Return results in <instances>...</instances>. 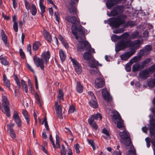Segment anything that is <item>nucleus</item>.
<instances>
[{"label": "nucleus", "instance_id": "20e7f679", "mask_svg": "<svg viewBox=\"0 0 155 155\" xmlns=\"http://www.w3.org/2000/svg\"><path fill=\"white\" fill-rule=\"evenodd\" d=\"M115 124H117V127L121 130L125 129V126L124 123V121L118 112L113 115L112 118Z\"/></svg>", "mask_w": 155, "mask_h": 155}, {"label": "nucleus", "instance_id": "a211bd4d", "mask_svg": "<svg viewBox=\"0 0 155 155\" xmlns=\"http://www.w3.org/2000/svg\"><path fill=\"white\" fill-rule=\"evenodd\" d=\"M51 54L50 52L48 51L47 52L44 51L41 55V58L46 64H47L48 61L50 57Z\"/></svg>", "mask_w": 155, "mask_h": 155}, {"label": "nucleus", "instance_id": "338daca9", "mask_svg": "<svg viewBox=\"0 0 155 155\" xmlns=\"http://www.w3.org/2000/svg\"><path fill=\"white\" fill-rule=\"evenodd\" d=\"M14 29L15 32L18 31V25L17 22H15L14 23L13 25Z\"/></svg>", "mask_w": 155, "mask_h": 155}, {"label": "nucleus", "instance_id": "423d86ee", "mask_svg": "<svg viewBox=\"0 0 155 155\" xmlns=\"http://www.w3.org/2000/svg\"><path fill=\"white\" fill-rule=\"evenodd\" d=\"M124 12V7L123 6L117 5L111 11L109 14H107L109 17L116 16L119 14H121Z\"/></svg>", "mask_w": 155, "mask_h": 155}, {"label": "nucleus", "instance_id": "ea45409f", "mask_svg": "<svg viewBox=\"0 0 155 155\" xmlns=\"http://www.w3.org/2000/svg\"><path fill=\"white\" fill-rule=\"evenodd\" d=\"M64 94L63 91L61 90H59L58 96L57 100L59 101L61 100H63Z\"/></svg>", "mask_w": 155, "mask_h": 155}, {"label": "nucleus", "instance_id": "69168bd1", "mask_svg": "<svg viewBox=\"0 0 155 155\" xmlns=\"http://www.w3.org/2000/svg\"><path fill=\"white\" fill-rule=\"evenodd\" d=\"M129 54L130 56L131 57L136 52V51L135 49L132 48L129 51L127 52Z\"/></svg>", "mask_w": 155, "mask_h": 155}, {"label": "nucleus", "instance_id": "a878e982", "mask_svg": "<svg viewBox=\"0 0 155 155\" xmlns=\"http://www.w3.org/2000/svg\"><path fill=\"white\" fill-rule=\"evenodd\" d=\"M89 104L91 107L94 108H96L98 107L97 100L96 98H95V99H91L89 101Z\"/></svg>", "mask_w": 155, "mask_h": 155}, {"label": "nucleus", "instance_id": "9b49d317", "mask_svg": "<svg viewBox=\"0 0 155 155\" xmlns=\"http://www.w3.org/2000/svg\"><path fill=\"white\" fill-rule=\"evenodd\" d=\"M71 1L69 5V12L71 15H77V10L75 5L76 3L78 1V0H71Z\"/></svg>", "mask_w": 155, "mask_h": 155}, {"label": "nucleus", "instance_id": "6e6552de", "mask_svg": "<svg viewBox=\"0 0 155 155\" xmlns=\"http://www.w3.org/2000/svg\"><path fill=\"white\" fill-rule=\"evenodd\" d=\"M25 8L28 11L30 10V12L32 15L35 16L36 15L37 12V9L36 6L34 4H32L31 5L30 3L27 0H24Z\"/></svg>", "mask_w": 155, "mask_h": 155}, {"label": "nucleus", "instance_id": "4468645a", "mask_svg": "<svg viewBox=\"0 0 155 155\" xmlns=\"http://www.w3.org/2000/svg\"><path fill=\"white\" fill-rule=\"evenodd\" d=\"M101 115L98 113L96 114L90 116L88 119V123L89 124H91L93 122H95L94 120H101L102 119Z\"/></svg>", "mask_w": 155, "mask_h": 155}, {"label": "nucleus", "instance_id": "2eb2a0df", "mask_svg": "<svg viewBox=\"0 0 155 155\" xmlns=\"http://www.w3.org/2000/svg\"><path fill=\"white\" fill-rule=\"evenodd\" d=\"M12 117L18 127H21L22 126L21 121L17 112L14 111Z\"/></svg>", "mask_w": 155, "mask_h": 155}, {"label": "nucleus", "instance_id": "2f4dec72", "mask_svg": "<svg viewBox=\"0 0 155 155\" xmlns=\"http://www.w3.org/2000/svg\"><path fill=\"white\" fill-rule=\"evenodd\" d=\"M59 54L61 60L62 62H63L66 58V55L64 51L61 49L59 51Z\"/></svg>", "mask_w": 155, "mask_h": 155}, {"label": "nucleus", "instance_id": "6ab92c4d", "mask_svg": "<svg viewBox=\"0 0 155 155\" xmlns=\"http://www.w3.org/2000/svg\"><path fill=\"white\" fill-rule=\"evenodd\" d=\"M104 80L102 78H98L95 79V86L96 88H101L104 86Z\"/></svg>", "mask_w": 155, "mask_h": 155}, {"label": "nucleus", "instance_id": "09e8293b", "mask_svg": "<svg viewBox=\"0 0 155 155\" xmlns=\"http://www.w3.org/2000/svg\"><path fill=\"white\" fill-rule=\"evenodd\" d=\"M135 23L134 21H129L126 23V26H130L132 27L135 25Z\"/></svg>", "mask_w": 155, "mask_h": 155}, {"label": "nucleus", "instance_id": "7ed1b4c3", "mask_svg": "<svg viewBox=\"0 0 155 155\" xmlns=\"http://www.w3.org/2000/svg\"><path fill=\"white\" fill-rule=\"evenodd\" d=\"M123 130L124 131L123 132L119 133V135L121 137L120 141L126 146H129L131 143L129 133L126 128Z\"/></svg>", "mask_w": 155, "mask_h": 155}, {"label": "nucleus", "instance_id": "7c9ffc66", "mask_svg": "<svg viewBox=\"0 0 155 155\" xmlns=\"http://www.w3.org/2000/svg\"><path fill=\"white\" fill-rule=\"evenodd\" d=\"M44 37L45 39L49 42L51 43L52 41V38L51 35L48 31L45 32L44 34Z\"/></svg>", "mask_w": 155, "mask_h": 155}, {"label": "nucleus", "instance_id": "f257e3e1", "mask_svg": "<svg viewBox=\"0 0 155 155\" xmlns=\"http://www.w3.org/2000/svg\"><path fill=\"white\" fill-rule=\"evenodd\" d=\"M65 19L68 22L72 24L71 26L72 32L76 39L78 40L79 38L82 39L84 36L85 30L81 25H79L78 27L76 25L80 23L78 17L67 15L65 16Z\"/></svg>", "mask_w": 155, "mask_h": 155}, {"label": "nucleus", "instance_id": "e2e57ef3", "mask_svg": "<svg viewBox=\"0 0 155 155\" xmlns=\"http://www.w3.org/2000/svg\"><path fill=\"white\" fill-rule=\"evenodd\" d=\"M19 52L21 58L23 59L25 58V55L22 49L21 48L19 49Z\"/></svg>", "mask_w": 155, "mask_h": 155}, {"label": "nucleus", "instance_id": "bb28decb", "mask_svg": "<svg viewBox=\"0 0 155 155\" xmlns=\"http://www.w3.org/2000/svg\"><path fill=\"white\" fill-rule=\"evenodd\" d=\"M76 90L78 93H81L83 90V86L79 82H77L76 85Z\"/></svg>", "mask_w": 155, "mask_h": 155}, {"label": "nucleus", "instance_id": "3c124183", "mask_svg": "<svg viewBox=\"0 0 155 155\" xmlns=\"http://www.w3.org/2000/svg\"><path fill=\"white\" fill-rule=\"evenodd\" d=\"M56 144L57 145L56 147V146L55 148H60L61 147V146L59 142V136L56 134Z\"/></svg>", "mask_w": 155, "mask_h": 155}, {"label": "nucleus", "instance_id": "412c9836", "mask_svg": "<svg viewBox=\"0 0 155 155\" xmlns=\"http://www.w3.org/2000/svg\"><path fill=\"white\" fill-rule=\"evenodd\" d=\"M151 137H153L151 140V143H152V141H155V123H150V127L149 129Z\"/></svg>", "mask_w": 155, "mask_h": 155}, {"label": "nucleus", "instance_id": "c03bdc74", "mask_svg": "<svg viewBox=\"0 0 155 155\" xmlns=\"http://www.w3.org/2000/svg\"><path fill=\"white\" fill-rule=\"evenodd\" d=\"M129 36V34L127 32H125L123 34L121 35L120 36V38H121L123 39L122 40H127Z\"/></svg>", "mask_w": 155, "mask_h": 155}, {"label": "nucleus", "instance_id": "4be33fe9", "mask_svg": "<svg viewBox=\"0 0 155 155\" xmlns=\"http://www.w3.org/2000/svg\"><path fill=\"white\" fill-rule=\"evenodd\" d=\"M55 109L58 115V117L60 119L62 118V106L60 105H58V103L57 102H55Z\"/></svg>", "mask_w": 155, "mask_h": 155}, {"label": "nucleus", "instance_id": "37998d69", "mask_svg": "<svg viewBox=\"0 0 155 155\" xmlns=\"http://www.w3.org/2000/svg\"><path fill=\"white\" fill-rule=\"evenodd\" d=\"M39 6L41 10V14L42 17H44V13L45 12V7L43 4H39Z\"/></svg>", "mask_w": 155, "mask_h": 155}, {"label": "nucleus", "instance_id": "f3484780", "mask_svg": "<svg viewBox=\"0 0 155 155\" xmlns=\"http://www.w3.org/2000/svg\"><path fill=\"white\" fill-rule=\"evenodd\" d=\"M151 50V46L149 45H147L143 48L140 50V55L141 56L147 55L149 54Z\"/></svg>", "mask_w": 155, "mask_h": 155}, {"label": "nucleus", "instance_id": "6e6d98bb", "mask_svg": "<svg viewBox=\"0 0 155 155\" xmlns=\"http://www.w3.org/2000/svg\"><path fill=\"white\" fill-rule=\"evenodd\" d=\"M1 63L4 65H7L8 64V62L7 60L6 57H5L4 59H2V60L1 61Z\"/></svg>", "mask_w": 155, "mask_h": 155}, {"label": "nucleus", "instance_id": "de8ad7c7", "mask_svg": "<svg viewBox=\"0 0 155 155\" xmlns=\"http://www.w3.org/2000/svg\"><path fill=\"white\" fill-rule=\"evenodd\" d=\"M120 39V36L115 35H113L111 37V40L113 42H116Z\"/></svg>", "mask_w": 155, "mask_h": 155}, {"label": "nucleus", "instance_id": "cd10ccee", "mask_svg": "<svg viewBox=\"0 0 155 155\" xmlns=\"http://www.w3.org/2000/svg\"><path fill=\"white\" fill-rule=\"evenodd\" d=\"M130 57L127 52H125L120 56L121 60L125 61L127 60Z\"/></svg>", "mask_w": 155, "mask_h": 155}, {"label": "nucleus", "instance_id": "4c0bfd02", "mask_svg": "<svg viewBox=\"0 0 155 155\" xmlns=\"http://www.w3.org/2000/svg\"><path fill=\"white\" fill-rule=\"evenodd\" d=\"M2 102L3 106H8L9 102L7 97L5 96L2 97Z\"/></svg>", "mask_w": 155, "mask_h": 155}, {"label": "nucleus", "instance_id": "0eeeda50", "mask_svg": "<svg viewBox=\"0 0 155 155\" xmlns=\"http://www.w3.org/2000/svg\"><path fill=\"white\" fill-rule=\"evenodd\" d=\"M129 46V40H120L117 44L116 51L118 52Z\"/></svg>", "mask_w": 155, "mask_h": 155}, {"label": "nucleus", "instance_id": "473e14b6", "mask_svg": "<svg viewBox=\"0 0 155 155\" xmlns=\"http://www.w3.org/2000/svg\"><path fill=\"white\" fill-rule=\"evenodd\" d=\"M28 86L30 92L32 94H34L35 93V89L33 87V85L31 82L30 79L28 80Z\"/></svg>", "mask_w": 155, "mask_h": 155}, {"label": "nucleus", "instance_id": "b1692460", "mask_svg": "<svg viewBox=\"0 0 155 155\" xmlns=\"http://www.w3.org/2000/svg\"><path fill=\"white\" fill-rule=\"evenodd\" d=\"M89 64L90 67L93 68H96L98 66H101L102 65V64H99L98 61H96L94 59H92L90 62Z\"/></svg>", "mask_w": 155, "mask_h": 155}, {"label": "nucleus", "instance_id": "8fccbe9b", "mask_svg": "<svg viewBox=\"0 0 155 155\" xmlns=\"http://www.w3.org/2000/svg\"><path fill=\"white\" fill-rule=\"evenodd\" d=\"M124 31V28H121L114 30L113 31V32L115 34H119L123 32Z\"/></svg>", "mask_w": 155, "mask_h": 155}, {"label": "nucleus", "instance_id": "a18cd8bd", "mask_svg": "<svg viewBox=\"0 0 155 155\" xmlns=\"http://www.w3.org/2000/svg\"><path fill=\"white\" fill-rule=\"evenodd\" d=\"M133 62H132L131 60L128 63L126 64L125 67V69L127 71L129 72L131 71L130 66L133 64Z\"/></svg>", "mask_w": 155, "mask_h": 155}, {"label": "nucleus", "instance_id": "4d7b16f0", "mask_svg": "<svg viewBox=\"0 0 155 155\" xmlns=\"http://www.w3.org/2000/svg\"><path fill=\"white\" fill-rule=\"evenodd\" d=\"M92 128L94 129V130H96L98 129V127L95 122H93L91 124H89Z\"/></svg>", "mask_w": 155, "mask_h": 155}, {"label": "nucleus", "instance_id": "79ce46f5", "mask_svg": "<svg viewBox=\"0 0 155 155\" xmlns=\"http://www.w3.org/2000/svg\"><path fill=\"white\" fill-rule=\"evenodd\" d=\"M87 141L89 144L92 147L94 151L96 149V146L95 143L92 140L87 139Z\"/></svg>", "mask_w": 155, "mask_h": 155}, {"label": "nucleus", "instance_id": "5701e85b", "mask_svg": "<svg viewBox=\"0 0 155 155\" xmlns=\"http://www.w3.org/2000/svg\"><path fill=\"white\" fill-rule=\"evenodd\" d=\"M152 61L151 58H147L144 61H142L140 64L141 65L142 68L143 69L145 67H147L151 64Z\"/></svg>", "mask_w": 155, "mask_h": 155}, {"label": "nucleus", "instance_id": "bf43d9fd", "mask_svg": "<svg viewBox=\"0 0 155 155\" xmlns=\"http://www.w3.org/2000/svg\"><path fill=\"white\" fill-rule=\"evenodd\" d=\"M15 80L19 88L21 87V84L19 80L16 75L15 76Z\"/></svg>", "mask_w": 155, "mask_h": 155}, {"label": "nucleus", "instance_id": "49530a36", "mask_svg": "<svg viewBox=\"0 0 155 155\" xmlns=\"http://www.w3.org/2000/svg\"><path fill=\"white\" fill-rule=\"evenodd\" d=\"M150 73L152 74L155 71V64L147 68Z\"/></svg>", "mask_w": 155, "mask_h": 155}, {"label": "nucleus", "instance_id": "393cba45", "mask_svg": "<svg viewBox=\"0 0 155 155\" xmlns=\"http://www.w3.org/2000/svg\"><path fill=\"white\" fill-rule=\"evenodd\" d=\"M142 37L141 35H140L139 32L137 31H134L130 36V38L131 39L141 38Z\"/></svg>", "mask_w": 155, "mask_h": 155}, {"label": "nucleus", "instance_id": "58836bf2", "mask_svg": "<svg viewBox=\"0 0 155 155\" xmlns=\"http://www.w3.org/2000/svg\"><path fill=\"white\" fill-rule=\"evenodd\" d=\"M1 37L5 44H6L7 43V37L3 30H2V31Z\"/></svg>", "mask_w": 155, "mask_h": 155}, {"label": "nucleus", "instance_id": "0e129e2a", "mask_svg": "<svg viewBox=\"0 0 155 155\" xmlns=\"http://www.w3.org/2000/svg\"><path fill=\"white\" fill-rule=\"evenodd\" d=\"M79 147L80 146L78 143H76L75 145V150H76V152L78 153H79L80 152L79 150Z\"/></svg>", "mask_w": 155, "mask_h": 155}, {"label": "nucleus", "instance_id": "ddd939ff", "mask_svg": "<svg viewBox=\"0 0 155 155\" xmlns=\"http://www.w3.org/2000/svg\"><path fill=\"white\" fill-rule=\"evenodd\" d=\"M122 0H107L106 5L107 8L110 9L114 6L120 3Z\"/></svg>", "mask_w": 155, "mask_h": 155}, {"label": "nucleus", "instance_id": "9d476101", "mask_svg": "<svg viewBox=\"0 0 155 155\" xmlns=\"http://www.w3.org/2000/svg\"><path fill=\"white\" fill-rule=\"evenodd\" d=\"M33 60L35 65L38 67H40L43 71L44 70V62L41 58L35 55L33 57Z\"/></svg>", "mask_w": 155, "mask_h": 155}, {"label": "nucleus", "instance_id": "a19ab883", "mask_svg": "<svg viewBox=\"0 0 155 155\" xmlns=\"http://www.w3.org/2000/svg\"><path fill=\"white\" fill-rule=\"evenodd\" d=\"M5 110L4 112V114L6 113V115L9 117L10 116V109L9 107H8V106H3Z\"/></svg>", "mask_w": 155, "mask_h": 155}, {"label": "nucleus", "instance_id": "f03ea898", "mask_svg": "<svg viewBox=\"0 0 155 155\" xmlns=\"http://www.w3.org/2000/svg\"><path fill=\"white\" fill-rule=\"evenodd\" d=\"M127 17L126 15L123 14L116 18H110L107 20H105L104 22L105 24L108 23L113 29L117 28L125 23V19Z\"/></svg>", "mask_w": 155, "mask_h": 155}, {"label": "nucleus", "instance_id": "72a5a7b5", "mask_svg": "<svg viewBox=\"0 0 155 155\" xmlns=\"http://www.w3.org/2000/svg\"><path fill=\"white\" fill-rule=\"evenodd\" d=\"M7 131L8 132L10 136L12 139H14L16 138V135L13 130V129H11L10 128L9 129H7Z\"/></svg>", "mask_w": 155, "mask_h": 155}, {"label": "nucleus", "instance_id": "052dcab7", "mask_svg": "<svg viewBox=\"0 0 155 155\" xmlns=\"http://www.w3.org/2000/svg\"><path fill=\"white\" fill-rule=\"evenodd\" d=\"M49 139L51 142L52 143V145L54 148L56 147V146L53 140L52 135L50 134L49 135Z\"/></svg>", "mask_w": 155, "mask_h": 155}, {"label": "nucleus", "instance_id": "f8f14e48", "mask_svg": "<svg viewBox=\"0 0 155 155\" xmlns=\"http://www.w3.org/2000/svg\"><path fill=\"white\" fill-rule=\"evenodd\" d=\"M69 58L72 62L76 72L78 74L80 73L81 71V68L80 64L75 59L71 57H70Z\"/></svg>", "mask_w": 155, "mask_h": 155}, {"label": "nucleus", "instance_id": "c85d7f7f", "mask_svg": "<svg viewBox=\"0 0 155 155\" xmlns=\"http://www.w3.org/2000/svg\"><path fill=\"white\" fill-rule=\"evenodd\" d=\"M141 68V65L139 63H137L134 64L133 66L132 71L135 72L137 71L140 69H143Z\"/></svg>", "mask_w": 155, "mask_h": 155}, {"label": "nucleus", "instance_id": "1a4fd4ad", "mask_svg": "<svg viewBox=\"0 0 155 155\" xmlns=\"http://www.w3.org/2000/svg\"><path fill=\"white\" fill-rule=\"evenodd\" d=\"M102 95L104 98L108 103V105L113 107L114 105L112 101V98L109 93L106 90H103L102 92Z\"/></svg>", "mask_w": 155, "mask_h": 155}, {"label": "nucleus", "instance_id": "774afa93", "mask_svg": "<svg viewBox=\"0 0 155 155\" xmlns=\"http://www.w3.org/2000/svg\"><path fill=\"white\" fill-rule=\"evenodd\" d=\"M61 155H66V152L65 150V148L64 145H62V148L61 151Z\"/></svg>", "mask_w": 155, "mask_h": 155}, {"label": "nucleus", "instance_id": "f704fd0d", "mask_svg": "<svg viewBox=\"0 0 155 155\" xmlns=\"http://www.w3.org/2000/svg\"><path fill=\"white\" fill-rule=\"evenodd\" d=\"M92 57L91 54L89 52H85L83 55L84 58L86 60H90Z\"/></svg>", "mask_w": 155, "mask_h": 155}, {"label": "nucleus", "instance_id": "aec40b11", "mask_svg": "<svg viewBox=\"0 0 155 155\" xmlns=\"http://www.w3.org/2000/svg\"><path fill=\"white\" fill-rule=\"evenodd\" d=\"M150 73L147 69L141 71L139 74V77L142 79L145 80L149 76Z\"/></svg>", "mask_w": 155, "mask_h": 155}, {"label": "nucleus", "instance_id": "864d4df0", "mask_svg": "<svg viewBox=\"0 0 155 155\" xmlns=\"http://www.w3.org/2000/svg\"><path fill=\"white\" fill-rule=\"evenodd\" d=\"M136 150L133 147V149L128 150V155H136Z\"/></svg>", "mask_w": 155, "mask_h": 155}, {"label": "nucleus", "instance_id": "c756f323", "mask_svg": "<svg viewBox=\"0 0 155 155\" xmlns=\"http://www.w3.org/2000/svg\"><path fill=\"white\" fill-rule=\"evenodd\" d=\"M22 114L24 116L26 120L27 124L29 125V118L28 117V115L27 111L25 109H23L22 111Z\"/></svg>", "mask_w": 155, "mask_h": 155}, {"label": "nucleus", "instance_id": "680f3d73", "mask_svg": "<svg viewBox=\"0 0 155 155\" xmlns=\"http://www.w3.org/2000/svg\"><path fill=\"white\" fill-rule=\"evenodd\" d=\"M4 84L6 87L10 88V84L8 80H7L3 81Z\"/></svg>", "mask_w": 155, "mask_h": 155}, {"label": "nucleus", "instance_id": "13d9d810", "mask_svg": "<svg viewBox=\"0 0 155 155\" xmlns=\"http://www.w3.org/2000/svg\"><path fill=\"white\" fill-rule=\"evenodd\" d=\"M75 110V108L74 106L73 105L70 106L69 108L68 113L69 114L72 113L74 112Z\"/></svg>", "mask_w": 155, "mask_h": 155}, {"label": "nucleus", "instance_id": "5fc2aeb1", "mask_svg": "<svg viewBox=\"0 0 155 155\" xmlns=\"http://www.w3.org/2000/svg\"><path fill=\"white\" fill-rule=\"evenodd\" d=\"M143 37L146 40H147L148 39V37H149V32L147 30H145L143 33Z\"/></svg>", "mask_w": 155, "mask_h": 155}, {"label": "nucleus", "instance_id": "e433bc0d", "mask_svg": "<svg viewBox=\"0 0 155 155\" xmlns=\"http://www.w3.org/2000/svg\"><path fill=\"white\" fill-rule=\"evenodd\" d=\"M21 81L23 91L27 93L28 92V88L25 82L23 79H21Z\"/></svg>", "mask_w": 155, "mask_h": 155}, {"label": "nucleus", "instance_id": "603ef678", "mask_svg": "<svg viewBox=\"0 0 155 155\" xmlns=\"http://www.w3.org/2000/svg\"><path fill=\"white\" fill-rule=\"evenodd\" d=\"M102 132L106 136V138H108L110 137V134L108 131L106 129H102Z\"/></svg>", "mask_w": 155, "mask_h": 155}, {"label": "nucleus", "instance_id": "39448f33", "mask_svg": "<svg viewBox=\"0 0 155 155\" xmlns=\"http://www.w3.org/2000/svg\"><path fill=\"white\" fill-rule=\"evenodd\" d=\"M78 41L81 45H83V46H81L78 47V51H83L84 48H86V51L90 53H95L94 49L91 48V45L87 41L84 40H79Z\"/></svg>", "mask_w": 155, "mask_h": 155}, {"label": "nucleus", "instance_id": "c9c22d12", "mask_svg": "<svg viewBox=\"0 0 155 155\" xmlns=\"http://www.w3.org/2000/svg\"><path fill=\"white\" fill-rule=\"evenodd\" d=\"M41 45V44L39 41H36L33 44V50L35 51H37L39 47Z\"/></svg>", "mask_w": 155, "mask_h": 155}, {"label": "nucleus", "instance_id": "dca6fc26", "mask_svg": "<svg viewBox=\"0 0 155 155\" xmlns=\"http://www.w3.org/2000/svg\"><path fill=\"white\" fill-rule=\"evenodd\" d=\"M141 45L140 41L137 40L134 41H131L129 40V46L134 47L135 49H137L139 48Z\"/></svg>", "mask_w": 155, "mask_h": 155}]
</instances>
